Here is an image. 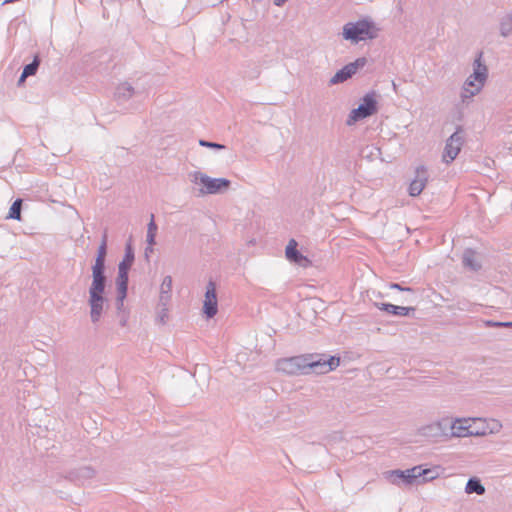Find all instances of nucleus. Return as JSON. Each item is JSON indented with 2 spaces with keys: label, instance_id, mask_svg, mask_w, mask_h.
<instances>
[{
  "label": "nucleus",
  "instance_id": "f257e3e1",
  "mask_svg": "<svg viewBox=\"0 0 512 512\" xmlns=\"http://www.w3.org/2000/svg\"><path fill=\"white\" fill-rule=\"evenodd\" d=\"M340 364V359L325 354H305L278 359L276 370L287 375H306L311 372L325 374L335 370Z\"/></svg>",
  "mask_w": 512,
  "mask_h": 512
},
{
  "label": "nucleus",
  "instance_id": "f03ea898",
  "mask_svg": "<svg viewBox=\"0 0 512 512\" xmlns=\"http://www.w3.org/2000/svg\"><path fill=\"white\" fill-rule=\"evenodd\" d=\"M488 76L487 66L482 63V53L473 62V73L466 79L462 87L461 100L465 103L477 95L483 88Z\"/></svg>",
  "mask_w": 512,
  "mask_h": 512
},
{
  "label": "nucleus",
  "instance_id": "7ed1b4c3",
  "mask_svg": "<svg viewBox=\"0 0 512 512\" xmlns=\"http://www.w3.org/2000/svg\"><path fill=\"white\" fill-rule=\"evenodd\" d=\"M430 469H424L422 466H415L406 470H389L384 473V477L391 484L397 486H409L412 485L417 479L423 478V481L432 480L435 478L431 475Z\"/></svg>",
  "mask_w": 512,
  "mask_h": 512
},
{
  "label": "nucleus",
  "instance_id": "20e7f679",
  "mask_svg": "<svg viewBox=\"0 0 512 512\" xmlns=\"http://www.w3.org/2000/svg\"><path fill=\"white\" fill-rule=\"evenodd\" d=\"M343 37L353 43L377 37L374 23L368 19L348 22L343 26Z\"/></svg>",
  "mask_w": 512,
  "mask_h": 512
},
{
  "label": "nucleus",
  "instance_id": "39448f33",
  "mask_svg": "<svg viewBox=\"0 0 512 512\" xmlns=\"http://www.w3.org/2000/svg\"><path fill=\"white\" fill-rule=\"evenodd\" d=\"M189 177L192 183L202 186L199 195L217 194L230 186V181L225 178H211L198 171L190 173Z\"/></svg>",
  "mask_w": 512,
  "mask_h": 512
},
{
  "label": "nucleus",
  "instance_id": "423d86ee",
  "mask_svg": "<svg viewBox=\"0 0 512 512\" xmlns=\"http://www.w3.org/2000/svg\"><path fill=\"white\" fill-rule=\"evenodd\" d=\"M106 285H90L88 293V305L90 307V319L93 324L100 321L105 304L107 302L104 297Z\"/></svg>",
  "mask_w": 512,
  "mask_h": 512
},
{
  "label": "nucleus",
  "instance_id": "0eeeda50",
  "mask_svg": "<svg viewBox=\"0 0 512 512\" xmlns=\"http://www.w3.org/2000/svg\"><path fill=\"white\" fill-rule=\"evenodd\" d=\"M377 112V100L374 92L367 93L361 100L359 106L353 109L348 115L346 124L351 126L357 121L374 115Z\"/></svg>",
  "mask_w": 512,
  "mask_h": 512
},
{
  "label": "nucleus",
  "instance_id": "6e6552de",
  "mask_svg": "<svg viewBox=\"0 0 512 512\" xmlns=\"http://www.w3.org/2000/svg\"><path fill=\"white\" fill-rule=\"evenodd\" d=\"M134 262V252L131 245L125 248V254L118 265V275L116 277V287H128V272Z\"/></svg>",
  "mask_w": 512,
  "mask_h": 512
},
{
  "label": "nucleus",
  "instance_id": "1a4fd4ad",
  "mask_svg": "<svg viewBox=\"0 0 512 512\" xmlns=\"http://www.w3.org/2000/svg\"><path fill=\"white\" fill-rule=\"evenodd\" d=\"M366 64L365 58H358L354 62L345 65L342 69L337 71L333 77L329 80V86L341 84L350 79L359 68Z\"/></svg>",
  "mask_w": 512,
  "mask_h": 512
},
{
  "label": "nucleus",
  "instance_id": "9d476101",
  "mask_svg": "<svg viewBox=\"0 0 512 512\" xmlns=\"http://www.w3.org/2000/svg\"><path fill=\"white\" fill-rule=\"evenodd\" d=\"M449 418H442L419 429L420 435L427 438L448 437Z\"/></svg>",
  "mask_w": 512,
  "mask_h": 512
},
{
  "label": "nucleus",
  "instance_id": "9b49d317",
  "mask_svg": "<svg viewBox=\"0 0 512 512\" xmlns=\"http://www.w3.org/2000/svg\"><path fill=\"white\" fill-rule=\"evenodd\" d=\"M218 304L216 295V284L210 280L206 286L203 312L207 318H212L217 314Z\"/></svg>",
  "mask_w": 512,
  "mask_h": 512
},
{
  "label": "nucleus",
  "instance_id": "f8f14e48",
  "mask_svg": "<svg viewBox=\"0 0 512 512\" xmlns=\"http://www.w3.org/2000/svg\"><path fill=\"white\" fill-rule=\"evenodd\" d=\"M462 144V136L459 134V132L456 131L446 141L443 152V161L447 164L452 162L458 156Z\"/></svg>",
  "mask_w": 512,
  "mask_h": 512
},
{
  "label": "nucleus",
  "instance_id": "ddd939ff",
  "mask_svg": "<svg viewBox=\"0 0 512 512\" xmlns=\"http://www.w3.org/2000/svg\"><path fill=\"white\" fill-rule=\"evenodd\" d=\"M478 434L471 429L468 419H455L449 418L448 437H467Z\"/></svg>",
  "mask_w": 512,
  "mask_h": 512
},
{
  "label": "nucleus",
  "instance_id": "4468645a",
  "mask_svg": "<svg viewBox=\"0 0 512 512\" xmlns=\"http://www.w3.org/2000/svg\"><path fill=\"white\" fill-rule=\"evenodd\" d=\"M427 181V169L424 166L417 167L415 171V177L411 181L408 188L409 195L413 197L420 195L423 189L425 188Z\"/></svg>",
  "mask_w": 512,
  "mask_h": 512
},
{
  "label": "nucleus",
  "instance_id": "2eb2a0df",
  "mask_svg": "<svg viewBox=\"0 0 512 512\" xmlns=\"http://www.w3.org/2000/svg\"><path fill=\"white\" fill-rule=\"evenodd\" d=\"M107 278L105 275V259L97 258L92 266V283L91 285H106Z\"/></svg>",
  "mask_w": 512,
  "mask_h": 512
},
{
  "label": "nucleus",
  "instance_id": "dca6fc26",
  "mask_svg": "<svg viewBox=\"0 0 512 512\" xmlns=\"http://www.w3.org/2000/svg\"><path fill=\"white\" fill-rule=\"evenodd\" d=\"M297 245L296 240L291 239L286 246L285 254L289 261L302 264L303 261H308V259L297 250Z\"/></svg>",
  "mask_w": 512,
  "mask_h": 512
},
{
  "label": "nucleus",
  "instance_id": "f3484780",
  "mask_svg": "<svg viewBox=\"0 0 512 512\" xmlns=\"http://www.w3.org/2000/svg\"><path fill=\"white\" fill-rule=\"evenodd\" d=\"M379 308L395 316H407L410 312H414L415 310L413 307L397 306L390 303H382Z\"/></svg>",
  "mask_w": 512,
  "mask_h": 512
},
{
  "label": "nucleus",
  "instance_id": "a211bd4d",
  "mask_svg": "<svg viewBox=\"0 0 512 512\" xmlns=\"http://www.w3.org/2000/svg\"><path fill=\"white\" fill-rule=\"evenodd\" d=\"M135 93L134 88L127 82L121 83L117 86L115 97L119 101H126L130 99Z\"/></svg>",
  "mask_w": 512,
  "mask_h": 512
},
{
  "label": "nucleus",
  "instance_id": "6ab92c4d",
  "mask_svg": "<svg viewBox=\"0 0 512 512\" xmlns=\"http://www.w3.org/2000/svg\"><path fill=\"white\" fill-rule=\"evenodd\" d=\"M158 227L154 220V214H151L150 216V222L147 225V235H146V241L150 248H146V254L148 251L152 252V246L156 244L155 238L157 234Z\"/></svg>",
  "mask_w": 512,
  "mask_h": 512
},
{
  "label": "nucleus",
  "instance_id": "aec40b11",
  "mask_svg": "<svg viewBox=\"0 0 512 512\" xmlns=\"http://www.w3.org/2000/svg\"><path fill=\"white\" fill-rule=\"evenodd\" d=\"M465 492L467 494L475 493L477 495H483L485 493V487L478 478L472 477L466 483Z\"/></svg>",
  "mask_w": 512,
  "mask_h": 512
},
{
  "label": "nucleus",
  "instance_id": "412c9836",
  "mask_svg": "<svg viewBox=\"0 0 512 512\" xmlns=\"http://www.w3.org/2000/svg\"><path fill=\"white\" fill-rule=\"evenodd\" d=\"M463 265L473 271L480 269L481 265L477 262L475 252L471 249H467L463 253Z\"/></svg>",
  "mask_w": 512,
  "mask_h": 512
},
{
  "label": "nucleus",
  "instance_id": "4be33fe9",
  "mask_svg": "<svg viewBox=\"0 0 512 512\" xmlns=\"http://www.w3.org/2000/svg\"><path fill=\"white\" fill-rule=\"evenodd\" d=\"M39 65L40 59L38 56H35L31 63L24 66L23 72L19 78V84L24 82L27 77L34 75L37 72Z\"/></svg>",
  "mask_w": 512,
  "mask_h": 512
},
{
  "label": "nucleus",
  "instance_id": "5701e85b",
  "mask_svg": "<svg viewBox=\"0 0 512 512\" xmlns=\"http://www.w3.org/2000/svg\"><path fill=\"white\" fill-rule=\"evenodd\" d=\"M95 471L91 467L83 466L78 468L72 473V476L78 481L84 483L86 480H89L94 477Z\"/></svg>",
  "mask_w": 512,
  "mask_h": 512
},
{
  "label": "nucleus",
  "instance_id": "b1692460",
  "mask_svg": "<svg viewBox=\"0 0 512 512\" xmlns=\"http://www.w3.org/2000/svg\"><path fill=\"white\" fill-rule=\"evenodd\" d=\"M512 33V13L504 15L500 20V34L507 37Z\"/></svg>",
  "mask_w": 512,
  "mask_h": 512
},
{
  "label": "nucleus",
  "instance_id": "393cba45",
  "mask_svg": "<svg viewBox=\"0 0 512 512\" xmlns=\"http://www.w3.org/2000/svg\"><path fill=\"white\" fill-rule=\"evenodd\" d=\"M169 320V307L158 306L156 307L155 323L157 325H165Z\"/></svg>",
  "mask_w": 512,
  "mask_h": 512
},
{
  "label": "nucleus",
  "instance_id": "a878e982",
  "mask_svg": "<svg viewBox=\"0 0 512 512\" xmlns=\"http://www.w3.org/2000/svg\"><path fill=\"white\" fill-rule=\"evenodd\" d=\"M128 287H116V309L118 312L124 310V300L127 297Z\"/></svg>",
  "mask_w": 512,
  "mask_h": 512
},
{
  "label": "nucleus",
  "instance_id": "bb28decb",
  "mask_svg": "<svg viewBox=\"0 0 512 512\" xmlns=\"http://www.w3.org/2000/svg\"><path fill=\"white\" fill-rule=\"evenodd\" d=\"M21 209H22V199H16L10 209L7 218L20 220L21 219Z\"/></svg>",
  "mask_w": 512,
  "mask_h": 512
},
{
  "label": "nucleus",
  "instance_id": "cd10ccee",
  "mask_svg": "<svg viewBox=\"0 0 512 512\" xmlns=\"http://www.w3.org/2000/svg\"><path fill=\"white\" fill-rule=\"evenodd\" d=\"M160 292L164 293H172V277L171 276H165L161 285H160Z\"/></svg>",
  "mask_w": 512,
  "mask_h": 512
},
{
  "label": "nucleus",
  "instance_id": "c85d7f7f",
  "mask_svg": "<svg viewBox=\"0 0 512 512\" xmlns=\"http://www.w3.org/2000/svg\"><path fill=\"white\" fill-rule=\"evenodd\" d=\"M199 145L202 147L210 148V149H217V150H223L225 149V146L223 144H219L216 142H210L207 140H199Z\"/></svg>",
  "mask_w": 512,
  "mask_h": 512
},
{
  "label": "nucleus",
  "instance_id": "c756f323",
  "mask_svg": "<svg viewBox=\"0 0 512 512\" xmlns=\"http://www.w3.org/2000/svg\"><path fill=\"white\" fill-rule=\"evenodd\" d=\"M171 302V293H159L158 306L169 307Z\"/></svg>",
  "mask_w": 512,
  "mask_h": 512
},
{
  "label": "nucleus",
  "instance_id": "7c9ffc66",
  "mask_svg": "<svg viewBox=\"0 0 512 512\" xmlns=\"http://www.w3.org/2000/svg\"><path fill=\"white\" fill-rule=\"evenodd\" d=\"M107 253V243H106V235H104L102 243L100 244L97 251V258L105 259Z\"/></svg>",
  "mask_w": 512,
  "mask_h": 512
},
{
  "label": "nucleus",
  "instance_id": "2f4dec72",
  "mask_svg": "<svg viewBox=\"0 0 512 512\" xmlns=\"http://www.w3.org/2000/svg\"><path fill=\"white\" fill-rule=\"evenodd\" d=\"M485 326L487 327H511L512 322H498L493 320H486L484 322Z\"/></svg>",
  "mask_w": 512,
  "mask_h": 512
},
{
  "label": "nucleus",
  "instance_id": "473e14b6",
  "mask_svg": "<svg viewBox=\"0 0 512 512\" xmlns=\"http://www.w3.org/2000/svg\"><path fill=\"white\" fill-rule=\"evenodd\" d=\"M390 288H391V289L401 290V291H411V288H409V287L403 288V287H402L400 284H398V283H391V284H390Z\"/></svg>",
  "mask_w": 512,
  "mask_h": 512
},
{
  "label": "nucleus",
  "instance_id": "72a5a7b5",
  "mask_svg": "<svg viewBox=\"0 0 512 512\" xmlns=\"http://www.w3.org/2000/svg\"><path fill=\"white\" fill-rule=\"evenodd\" d=\"M285 2L286 0H274V4L279 7L282 6Z\"/></svg>",
  "mask_w": 512,
  "mask_h": 512
},
{
  "label": "nucleus",
  "instance_id": "f704fd0d",
  "mask_svg": "<svg viewBox=\"0 0 512 512\" xmlns=\"http://www.w3.org/2000/svg\"><path fill=\"white\" fill-rule=\"evenodd\" d=\"M121 325H122V326H125V325H126V319L121 320Z\"/></svg>",
  "mask_w": 512,
  "mask_h": 512
}]
</instances>
